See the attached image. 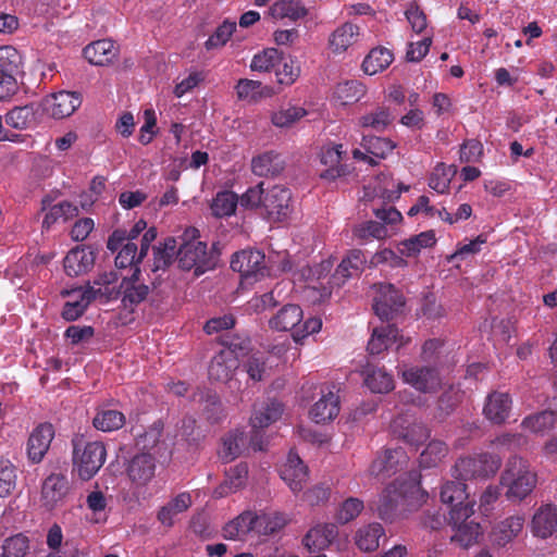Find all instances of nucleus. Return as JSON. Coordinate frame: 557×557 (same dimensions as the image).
Wrapping results in <instances>:
<instances>
[{"label":"nucleus","instance_id":"1","mask_svg":"<svg viewBox=\"0 0 557 557\" xmlns=\"http://www.w3.org/2000/svg\"><path fill=\"white\" fill-rule=\"evenodd\" d=\"M421 475L417 471L401 474L383 491L377 505L379 516L392 521L397 512L418 510L428 499V493L421 487Z\"/></svg>","mask_w":557,"mask_h":557},{"label":"nucleus","instance_id":"2","mask_svg":"<svg viewBox=\"0 0 557 557\" xmlns=\"http://www.w3.org/2000/svg\"><path fill=\"white\" fill-rule=\"evenodd\" d=\"M282 403L271 399L256 408L250 418L251 431L249 434L235 430L223 437V446L226 453L238 451H263L269 448V438L264 435L263 429L277 421L283 413Z\"/></svg>","mask_w":557,"mask_h":557},{"label":"nucleus","instance_id":"3","mask_svg":"<svg viewBox=\"0 0 557 557\" xmlns=\"http://www.w3.org/2000/svg\"><path fill=\"white\" fill-rule=\"evenodd\" d=\"M198 235L197 228H187L176 252L178 267L184 271L194 270L195 276H200L218 265V253L208 251L206 243L196 240Z\"/></svg>","mask_w":557,"mask_h":557},{"label":"nucleus","instance_id":"4","mask_svg":"<svg viewBox=\"0 0 557 557\" xmlns=\"http://www.w3.org/2000/svg\"><path fill=\"white\" fill-rule=\"evenodd\" d=\"M500 483L507 487L506 497L511 502H521L536 485V474L529 470L520 455H511L502 474Z\"/></svg>","mask_w":557,"mask_h":557},{"label":"nucleus","instance_id":"5","mask_svg":"<svg viewBox=\"0 0 557 557\" xmlns=\"http://www.w3.org/2000/svg\"><path fill=\"white\" fill-rule=\"evenodd\" d=\"M75 493L72 481L63 472H51L40 486V507L48 512L65 507Z\"/></svg>","mask_w":557,"mask_h":557},{"label":"nucleus","instance_id":"6","mask_svg":"<svg viewBox=\"0 0 557 557\" xmlns=\"http://www.w3.org/2000/svg\"><path fill=\"white\" fill-rule=\"evenodd\" d=\"M502 465L499 455H466L454 467L458 480L485 479L494 475Z\"/></svg>","mask_w":557,"mask_h":557},{"label":"nucleus","instance_id":"7","mask_svg":"<svg viewBox=\"0 0 557 557\" xmlns=\"http://www.w3.org/2000/svg\"><path fill=\"white\" fill-rule=\"evenodd\" d=\"M474 513L472 506H461L450 509L448 523L453 527L455 533L451 536L453 542H457L461 547H469L476 543L482 534L480 523L469 520Z\"/></svg>","mask_w":557,"mask_h":557},{"label":"nucleus","instance_id":"8","mask_svg":"<svg viewBox=\"0 0 557 557\" xmlns=\"http://www.w3.org/2000/svg\"><path fill=\"white\" fill-rule=\"evenodd\" d=\"M22 55L11 46L0 47V101L17 91L16 76L21 72Z\"/></svg>","mask_w":557,"mask_h":557},{"label":"nucleus","instance_id":"9","mask_svg":"<svg viewBox=\"0 0 557 557\" xmlns=\"http://www.w3.org/2000/svg\"><path fill=\"white\" fill-rule=\"evenodd\" d=\"M392 431L395 436L417 450L430 437L429 429L408 413L399 414L393 420Z\"/></svg>","mask_w":557,"mask_h":557},{"label":"nucleus","instance_id":"10","mask_svg":"<svg viewBox=\"0 0 557 557\" xmlns=\"http://www.w3.org/2000/svg\"><path fill=\"white\" fill-rule=\"evenodd\" d=\"M405 383L422 393H434L441 387V376L437 368L432 366H412L399 369Z\"/></svg>","mask_w":557,"mask_h":557},{"label":"nucleus","instance_id":"11","mask_svg":"<svg viewBox=\"0 0 557 557\" xmlns=\"http://www.w3.org/2000/svg\"><path fill=\"white\" fill-rule=\"evenodd\" d=\"M338 388L333 384H322L320 398L311 407L309 416L315 423H326L334 420L341 410Z\"/></svg>","mask_w":557,"mask_h":557},{"label":"nucleus","instance_id":"12","mask_svg":"<svg viewBox=\"0 0 557 557\" xmlns=\"http://www.w3.org/2000/svg\"><path fill=\"white\" fill-rule=\"evenodd\" d=\"M117 281L119 275L115 271H104L99 273L92 282L88 281L83 289L90 297L91 302L97 300L104 305L120 298L119 286H115Z\"/></svg>","mask_w":557,"mask_h":557},{"label":"nucleus","instance_id":"13","mask_svg":"<svg viewBox=\"0 0 557 557\" xmlns=\"http://www.w3.org/2000/svg\"><path fill=\"white\" fill-rule=\"evenodd\" d=\"M233 271L240 273L246 281L258 280L267 273L264 253L260 250H242L233 255L231 260Z\"/></svg>","mask_w":557,"mask_h":557},{"label":"nucleus","instance_id":"14","mask_svg":"<svg viewBox=\"0 0 557 557\" xmlns=\"http://www.w3.org/2000/svg\"><path fill=\"white\" fill-rule=\"evenodd\" d=\"M290 202L292 193L288 188L273 186L264 195L263 209L269 218L281 221L290 214Z\"/></svg>","mask_w":557,"mask_h":557},{"label":"nucleus","instance_id":"15","mask_svg":"<svg viewBox=\"0 0 557 557\" xmlns=\"http://www.w3.org/2000/svg\"><path fill=\"white\" fill-rule=\"evenodd\" d=\"M278 473L292 492L298 493L308 480L309 469L299 455H287L286 461L280 466Z\"/></svg>","mask_w":557,"mask_h":557},{"label":"nucleus","instance_id":"16","mask_svg":"<svg viewBox=\"0 0 557 557\" xmlns=\"http://www.w3.org/2000/svg\"><path fill=\"white\" fill-rule=\"evenodd\" d=\"M524 522L523 515H513L497 522L490 533L492 545L502 548L511 543L522 532Z\"/></svg>","mask_w":557,"mask_h":557},{"label":"nucleus","instance_id":"17","mask_svg":"<svg viewBox=\"0 0 557 557\" xmlns=\"http://www.w3.org/2000/svg\"><path fill=\"white\" fill-rule=\"evenodd\" d=\"M81 104L79 94L65 90L53 94L44 101L45 110L54 119L70 116Z\"/></svg>","mask_w":557,"mask_h":557},{"label":"nucleus","instance_id":"18","mask_svg":"<svg viewBox=\"0 0 557 557\" xmlns=\"http://www.w3.org/2000/svg\"><path fill=\"white\" fill-rule=\"evenodd\" d=\"M96 251L88 246L71 249L64 258V271L69 276L88 273L95 265Z\"/></svg>","mask_w":557,"mask_h":557},{"label":"nucleus","instance_id":"19","mask_svg":"<svg viewBox=\"0 0 557 557\" xmlns=\"http://www.w3.org/2000/svg\"><path fill=\"white\" fill-rule=\"evenodd\" d=\"M238 367L239 361L235 349L228 347L226 349H222L212 358L208 369V374L213 381L227 382L232 379Z\"/></svg>","mask_w":557,"mask_h":557},{"label":"nucleus","instance_id":"20","mask_svg":"<svg viewBox=\"0 0 557 557\" xmlns=\"http://www.w3.org/2000/svg\"><path fill=\"white\" fill-rule=\"evenodd\" d=\"M267 518L258 517L251 511H245L223 528V537L226 540H242L250 531H260Z\"/></svg>","mask_w":557,"mask_h":557},{"label":"nucleus","instance_id":"21","mask_svg":"<svg viewBox=\"0 0 557 557\" xmlns=\"http://www.w3.org/2000/svg\"><path fill=\"white\" fill-rule=\"evenodd\" d=\"M366 261V256L361 250H350L337 265L331 278L332 283L342 286L348 278L358 276L363 271Z\"/></svg>","mask_w":557,"mask_h":557},{"label":"nucleus","instance_id":"22","mask_svg":"<svg viewBox=\"0 0 557 557\" xmlns=\"http://www.w3.org/2000/svg\"><path fill=\"white\" fill-rule=\"evenodd\" d=\"M338 534L334 523H319L312 527L304 536L302 544L310 552L326 549Z\"/></svg>","mask_w":557,"mask_h":557},{"label":"nucleus","instance_id":"23","mask_svg":"<svg viewBox=\"0 0 557 557\" xmlns=\"http://www.w3.org/2000/svg\"><path fill=\"white\" fill-rule=\"evenodd\" d=\"M534 536L547 539L557 532V506L542 505L534 513L531 522Z\"/></svg>","mask_w":557,"mask_h":557},{"label":"nucleus","instance_id":"24","mask_svg":"<svg viewBox=\"0 0 557 557\" xmlns=\"http://www.w3.org/2000/svg\"><path fill=\"white\" fill-rule=\"evenodd\" d=\"M285 165L282 154L273 150L264 151L251 160V171L260 177H276L284 171Z\"/></svg>","mask_w":557,"mask_h":557},{"label":"nucleus","instance_id":"25","mask_svg":"<svg viewBox=\"0 0 557 557\" xmlns=\"http://www.w3.org/2000/svg\"><path fill=\"white\" fill-rule=\"evenodd\" d=\"M117 54L119 48L110 39L94 41L84 49V57L88 62L98 66L111 64Z\"/></svg>","mask_w":557,"mask_h":557},{"label":"nucleus","instance_id":"26","mask_svg":"<svg viewBox=\"0 0 557 557\" xmlns=\"http://www.w3.org/2000/svg\"><path fill=\"white\" fill-rule=\"evenodd\" d=\"M511 398L507 393L494 392L487 396L483 412L494 423H503L511 409Z\"/></svg>","mask_w":557,"mask_h":557},{"label":"nucleus","instance_id":"27","mask_svg":"<svg viewBox=\"0 0 557 557\" xmlns=\"http://www.w3.org/2000/svg\"><path fill=\"white\" fill-rule=\"evenodd\" d=\"M62 295L72 298L64 304L62 309V318L66 321H75L81 318L91 304L90 297L87 296L83 286L63 290Z\"/></svg>","mask_w":557,"mask_h":557},{"label":"nucleus","instance_id":"28","mask_svg":"<svg viewBox=\"0 0 557 557\" xmlns=\"http://www.w3.org/2000/svg\"><path fill=\"white\" fill-rule=\"evenodd\" d=\"M156 471L154 455H134L128 462L127 474L129 479L138 484L149 482Z\"/></svg>","mask_w":557,"mask_h":557},{"label":"nucleus","instance_id":"29","mask_svg":"<svg viewBox=\"0 0 557 557\" xmlns=\"http://www.w3.org/2000/svg\"><path fill=\"white\" fill-rule=\"evenodd\" d=\"M122 307L133 312L135 308L146 300L150 288L146 284H133L128 281H121L119 285Z\"/></svg>","mask_w":557,"mask_h":557},{"label":"nucleus","instance_id":"30","mask_svg":"<svg viewBox=\"0 0 557 557\" xmlns=\"http://www.w3.org/2000/svg\"><path fill=\"white\" fill-rule=\"evenodd\" d=\"M359 27L351 23H344L330 36L329 45L334 53H342L359 39Z\"/></svg>","mask_w":557,"mask_h":557},{"label":"nucleus","instance_id":"31","mask_svg":"<svg viewBox=\"0 0 557 557\" xmlns=\"http://www.w3.org/2000/svg\"><path fill=\"white\" fill-rule=\"evenodd\" d=\"M398 339H403V336L395 325L376 327L373 330L367 349L370 355H379Z\"/></svg>","mask_w":557,"mask_h":557},{"label":"nucleus","instance_id":"32","mask_svg":"<svg viewBox=\"0 0 557 557\" xmlns=\"http://www.w3.org/2000/svg\"><path fill=\"white\" fill-rule=\"evenodd\" d=\"M302 320V310L298 305H285L269 321L270 327L277 332L294 330Z\"/></svg>","mask_w":557,"mask_h":557},{"label":"nucleus","instance_id":"33","mask_svg":"<svg viewBox=\"0 0 557 557\" xmlns=\"http://www.w3.org/2000/svg\"><path fill=\"white\" fill-rule=\"evenodd\" d=\"M467 485L462 480L447 482L442 486L441 500L450 506V509L461 506H474L468 500Z\"/></svg>","mask_w":557,"mask_h":557},{"label":"nucleus","instance_id":"34","mask_svg":"<svg viewBox=\"0 0 557 557\" xmlns=\"http://www.w3.org/2000/svg\"><path fill=\"white\" fill-rule=\"evenodd\" d=\"M408 455H379L370 466V474L379 480H385L397 472V466L407 461Z\"/></svg>","mask_w":557,"mask_h":557},{"label":"nucleus","instance_id":"35","mask_svg":"<svg viewBox=\"0 0 557 557\" xmlns=\"http://www.w3.org/2000/svg\"><path fill=\"white\" fill-rule=\"evenodd\" d=\"M344 153L342 145L329 147L322 151L321 162L329 165V169L321 173L322 178L333 181L346 173V166L341 164Z\"/></svg>","mask_w":557,"mask_h":557},{"label":"nucleus","instance_id":"36","mask_svg":"<svg viewBox=\"0 0 557 557\" xmlns=\"http://www.w3.org/2000/svg\"><path fill=\"white\" fill-rule=\"evenodd\" d=\"M106 455H73L74 471L83 481L90 480L102 467Z\"/></svg>","mask_w":557,"mask_h":557},{"label":"nucleus","instance_id":"37","mask_svg":"<svg viewBox=\"0 0 557 557\" xmlns=\"http://www.w3.org/2000/svg\"><path fill=\"white\" fill-rule=\"evenodd\" d=\"M54 438V429L51 423H40L34 429L28 438V453H48Z\"/></svg>","mask_w":557,"mask_h":557},{"label":"nucleus","instance_id":"38","mask_svg":"<svg viewBox=\"0 0 557 557\" xmlns=\"http://www.w3.org/2000/svg\"><path fill=\"white\" fill-rule=\"evenodd\" d=\"M383 535L384 529L380 523H370L357 531L355 541L361 550L372 552L379 547L380 539Z\"/></svg>","mask_w":557,"mask_h":557},{"label":"nucleus","instance_id":"39","mask_svg":"<svg viewBox=\"0 0 557 557\" xmlns=\"http://www.w3.org/2000/svg\"><path fill=\"white\" fill-rule=\"evenodd\" d=\"M308 10L299 0H280L270 8V14L274 18H289L297 21L307 15Z\"/></svg>","mask_w":557,"mask_h":557},{"label":"nucleus","instance_id":"40","mask_svg":"<svg viewBox=\"0 0 557 557\" xmlns=\"http://www.w3.org/2000/svg\"><path fill=\"white\" fill-rule=\"evenodd\" d=\"M393 53L386 48L372 49L362 62L366 74L374 75L385 70L393 62Z\"/></svg>","mask_w":557,"mask_h":557},{"label":"nucleus","instance_id":"41","mask_svg":"<svg viewBox=\"0 0 557 557\" xmlns=\"http://www.w3.org/2000/svg\"><path fill=\"white\" fill-rule=\"evenodd\" d=\"M557 413L553 410H544L523 419L521 425L532 433H545L555 426Z\"/></svg>","mask_w":557,"mask_h":557},{"label":"nucleus","instance_id":"42","mask_svg":"<svg viewBox=\"0 0 557 557\" xmlns=\"http://www.w3.org/2000/svg\"><path fill=\"white\" fill-rule=\"evenodd\" d=\"M153 263L152 271L165 270L173 261L176 255V240L173 237H168L163 243L153 246Z\"/></svg>","mask_w":557,"mask_h":557},{"label":"nucleus","instance_id":"43","mask_svg":"<svg viewBox=\"0 0 557 557\" xmlns=\"http://www.w3.org/2000/svg\"><path fill=\"white\" fill-rule=\"evenodd\" d=\"M366 385L373 393H388L394 388L393 376L383 369H374L370 366L366 369Z\"/></svg>","mask_w":557,"mask_h":557},{"label":"nucleus","instance_id":"44","mask_svg":"<svg viewBox=\"0 0 557 557\" xmlns=\"http://www.w3.org/2000/svg\"><path fill=\"white\" fill-rule=\"evenodd\" d=\"M226 480L224 484L215 490L218 496H224L228 492H234L245 484L248 475V467L246 463L240 462L226 470Z\"/></svg>","mask_w":557,"mask_h":557},{"label":"nucleus","instance_id":"45","mask_svg":"<svg viewBox=\"0 0 557 557\" xmlns=\"http://www.w3.org/2000/svg\"><path fill=\"white\" fill-rule=\"evenodd\" d=\"M436 243L435 234L433 231H425L414 235L399 244V252L407 257L418 255L422 248H428Z\"/></svg>","mask_w":557,"mask_h":557},{"label":"nucleus","instance_id":"46","mask_svg":"<svg viewBox=\"0 0 557 557\" xmlns=\"http://www.w3.org/2000/svg\"><path fill=\"white\" fill-rule=\"evenodd\" d=\"M146 221L138 220L128 232L122 228L113 231L108 238L107 248L111 252L117 251L125 240L132 243L133 239H136L140 235V233L146 230Z\"/></svg>","mask_w":557,"mask_h":557},{"label":"nucleus","instance_id":"47","mask_svg":"<svg viewBox=\"0 0 557 557\" xmlns=\"http://www.w3.org/2000/svg\"><path fill=\"white\" fill-rule=\"evenodd\" d=\"M92 424L102 432H112L125 424V416L113 409L101 410L95 416Z\"/></svg>","mask_w":557,"mask_h":557},{"label":"nucleus","instance_id":"48","mask_svg":"<svg viewBox=\"0 0 557 557\" xmlns=\"http://www.w3.org/2000/svg\"><path fill=\"white\" fill-rule=\"evenodd\" d=\"M238 202V197L233 191L218 193L211 205L212 213L218 218L230 216L235 212Z\"/></svg>","mask_w":557,"mask_h":557},{"label":"nucleus","instance_id":"49","mask_svg":"<svg viewBox=\"0 0 557 557\" xmlns=\"http://www.w3.org/2000/svg\"><path fill=\"white\" fill-rule=\"evenodd\" d=\"M282 61V52L275 48H268L253 55L250 69L257 72H269Z\"/></svg>","mask_w":557,"mask_h":557},{"label":"nucleus","instance_id":"50","mask_svg":"<svg viewBox=\"0 0 557 557\" xmlns=\"http://www.w3.org/2000/svg\"><path fill=\"white\" fill-rule=\"evenodd\" d=\"M1 557H25L29 550V540L22 533L5 539L1 546Z\"/></svg>","mask_w":557,"mask_h":557},{"label":"nucleus","instance_id":"51","mask_svg":"<svg viewBox=\"0 0 557 557\" xmlns=\"http://www.w3.org/2000/svg\"><path fill=\"white\" fill-rule=\"evenodd\" d=\"M363 94L364 87L358 81L339 83L335 88V97L343 104H350L358 101Z\"/></svg>","mask_w":557,"mask_h":557},{"label":"nucleus","instance_id":"52","mask_svg":"<svg viewBox=\"0 0 557 557\" xmlns=\"http://www.w3.org/2000/svg\"><path fill=\"white\" fill-rule=\"evenodd\" d=\"M33 106L15 107L5 116L9 126L15 129H25L34 121Z\"/></svg>","mask_w":557,"mask_h":557},{"label":"nucleus","instance_id":"53","mask_svg":"<svg viewBox=\"0 0 557 557\" xmlns=\"http://www.w3.org/2000/svg\"><path fill=\"white\" fill-rule=\"evenodd\" d=\"M78 214V209L69 201H62L50 208L49 212L45 215L42 226L49 228L59 219L69 220Z\"/></svg>","mask_w":557,"mask_h":557},{"label":"nucleus","instance_id":"54","mask_svg":"<svg viewBox=\"0 0 557 557\" xmlns=\"http://www.w3.org/2000/svg\"><path fill=\"white\" fill-rule=\"evenodd\" d=\"M235 89L239 100L255 102L264 96L262 85L259 81L242 78L237 82Z\"/></svg>","mask_w":557,"mask_h":557},{"label":"nucleus","instance_id":"55","mask_svg":"<svg viewBox=\"0 0 557 557\" xmlns=\"http://www.w3.org/2000/svg\"><path fill=\"white\" fill-rule=\"evenodd\" d=\"M362 147L366 151L376 158L384 159L395 148L394 143L388 138L376 136H363Z\"/></svg>","mask_w":557,"mask_h":557},{"label":"nucleus","instance_id":"56","mask_svg":"<svg viewBox=\"0 0 557 557\" xmlns=\"http://www.w3.org/2000/svg\"><path fill=\"white\" fill-rule=\"evenodd\" d=\"M178 435L185 441L190 448H197L198 443L203 437L196 426V419L191 416H185L181 424L177 425Z\"/></svg>","mask_w":557,"mask_h":557},{"label":"nucleus","instance_id":"57","mask_svg":"<svg viewBox=\"0 0 557 557\" xmlns=\"http://www.w3.org/2000/svg\"><path fill=\"white\" fill-rule=\"evenodd\" d=\"M163 429L162 420L154 421L144 434L138 436L136 441L138 449L143 453L153 449L160 441Z\"/></svg>","mask_w":557,"mask_h":557},{"label":"nucleus","instance_id":"58","mask_svg":"<svg viewBox=\"0 0 557 557\" xmlns=\"http://www.w3.org/2000/svg\"><path fill=\"white\" fill-rule=\"evenodd\" d=\"M277 69L275 70V74L277 77V82L283 85H292L296 82L300 74V67L297 61L292 58H283L282 61L277 64Z\"/></svg>","mask_w":557,"mask_h":557},{"label":"nucleus","instance_id":"59","mask_svg":"<svg viewBox=\"0 0 557 557\" xmlns=\"http://www.w3.org/2000/svg\"><path fill=\"white\" fill-rule=\"evenodd\" d=\"M495 450H521L527 449V438L521 434H502L491 442Z\"/></svg>","mask_w":557,"mask_h":557},{"label":"nucleus","instance_id":"60","mask_svg":"<svg viewBox=\"0 0 557 557\" xmlns=\"http://www.w3.org/2000/svg\"><path fill=\"white\" fill-rule=\"evenodd\" d=\"M363 502L357 497H348L345 499L336 515L339 523L345 524L356 519L363 510Z\"/></svg>","mask_w":557,"mask_h":557},{"label":"nucleus","instance_id":"61","mask_svg":"<svg viewBox=\"0 0 557 557\" xmlns=\"http://www.w3.org/2000/svg\"><path fill=\"white\" fill-rule=\"evenodd\" d=\"M307 114L300 107H288L272 114L271 121L277 127H288Z\"/></svg>","mask_w":557,"mask_h":557},{"label":"nucleus","instance_id":"62","mask_svg":"<svg viewBox=\"0 0 557 557\" xmlns=\"http://www.w3.org/2000/svg\"><path fill=\"white\" fill-rule=\"evenodd\" d=\"M16 485L15 467L8 460L0 461V497H7Z\"/></svg>","mask_w":557,"mask_h":557},{"label":"nucleus","instance_id":"63","mask_svg":"<svg viewBox=\"0 0 557 557\" xmlns=\"http://www.w3.org/2000/svg\"><path fill=\"white\" fill-rule=\"evenodd\" d=\"M392 117L388 110L379 108L374 112L363 115L360 124L363 127H371L376 132L384 131L391 123Z\"/></svg>","mask_w":557,"mask_h":557},{"label":"nucleus","instance_id":"64","mask_svg":"<svg viewBox=\"0 0 557 557\" xmlns=\"http://www.w3.org/2000/svg\"><path fill=\"white\" fill-rule=\"evenodd\" d=\"M119 252L115 257V267L119 269H125L127 267H133L136 263H140L143 260H139L138 248L134 243H126L125 245L119 248Z\"/></svg>","mask_w":557,"mask_h":557}]
</instances>
